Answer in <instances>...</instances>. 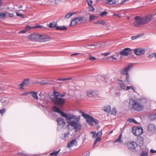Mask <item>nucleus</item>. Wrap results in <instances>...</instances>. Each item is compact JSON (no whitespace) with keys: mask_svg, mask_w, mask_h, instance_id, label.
<instances>
[{"mask_svg":"<svg viewBox=\"0 0 156 156\" xmlns=\"http://www.w3.org/2000/svg\"><path fill=\"white\" fill-rule=\"evenodd\" d=\"M66 119L67 122L69 123L67 126V128L69 130L70 126L73 127L76 132H78L80 130L81 125L79 122L80 117H78L72 114H69Z\"/></svg>","mask_w":156,"mask_h":156,"instance_id":"obj_1","label":"nucleus"},{"mask_svg":"<svg viewBox=\"0 0 156 156\" xmlns=\"http://www.w3.org/2000/svg\"><path fill=\"white\" fill-rule=\"evenodd\" d=\"M129 103V105H131V109L140 112L143 109V105L140 101L131 99Z\"/></svg>","mask_w":156,"mask_h":156,"instance_id":"obj_2","label":"nucleus"},{"mask_svg":"<svg viewBox=\"0 0 156 156\" xmlns=\"http://www.w3.org/2000/svg\"><path fill=\"white\" fill-rule=\"evenodd\" d=\"M133 66V65L132 64H130L126 68L122 69L121 71V73L122 75L126 76V79L128 82L129 81V76L128 72L129 69L132 68Z\"/></svg>","mask_w":156,"mask_h":156,"instance_id":"obj_3","label":"nucleus"},{"mask_svg":"<svg viewBox=\"0 0 156 156\" xmlns=\"http://www.w3.org/2000/svg\"><path fill=\"white\" fill-rule=\"evenodd\" d=\"M53 102L56 105L59 106H62L65 102V99L59 97L51 98Z\"/></svg>","mask_w":156,"mask_h":156,"instance_id":"obj_4","label":"nucleus"},{"mask_svg":"<svg viewBox=\"0 0 156 156\" xmlns=\"http://www.w3.org/2000/svg\"><path fill=\"white\" fill-rule=\"evenodd\" d=\"M39 37V34L36 33L31 34L27 36V38L29 40L35 42H38Z\"/></svg>","mask_w":156,"mask_h":156,"instance_id":"obj_5","label":"nucleus"},{"mask_svg":"<svg viewBox=\"0 0 156 156\" xmlns=\"http://www.w3.org/2000/svg\"><path fill=\"white\" fill-rule=\"evenodd\" d=\"M132 132L135 136H139L143 133V129L141 127H134L133 128Z\"/></svg>","mask_w":156,"mask_h":156,"instance_id":"obj_6","label":"nucleus"},{"mask_svg":"<svg viewBox=\"0 0 156 156\" xmlns=\"http://www.w3.org/2000/svg\"><path fill=\"white\" fill-rule=\"evenodd\" d=\"M80 112L81 113L82 116L87 119V122L90 125H93L92 120H93L92 117L87 114L83 112L80 111Z\"/></svg>","mask_w":156,"mask_h":156,"instance_id":"obj_7","label":"nucleus"},{"mask_svg":"<svg viewBox=\"0 0 156 156\" xmlns=\"http://www.w3.org/2000/svg\"><path fill=\"white\" fill-rule=\"evenodd\" d=\"M39 36L38 42H46L51 39V37L47 35L39 34Z\"/></svg>","mask_w":156,"mask_h":156,"instance_id":"obj_8","label":"nucleus"},{"mask_svg":"<svg viewBox=\"0 0 156 156\" xmlns=\"http://www.w3.org/2000/svg\"><path fill=\"white\" fill-rule=\"evenodd\" d=\"M52 110L53 112H57L60 113L62 116L66 119L67 117L69 114H66L64 112L61 111L58 108H57L55 106H54L52 107Z\"/></svg>","mask_w":156,"mask_h":156,"instance_id":"obj_9","label":"nucleus"},{"mask_svg":"<svg viewBox=\"0 0 156 156\" xmlns=\"http://www.w3.org/2000/svg\"><path fill=\"white\" fill-rule=\"evenodd\" d=\"M135 21L133 23V24L136 27H140V25H143L141 21V17L137 16L134 17Z\"/></svg>","mask_w":156,"mask_h":156,"instance_id":"obj_10","label":"nucleus"},{"mask_svg":"<svg viewBox=\"0 0 156 156\" xmlns=\"http://www.w3.org/2000/svg\"><path fill=\"white\" fill-rule=\"evenodd\" d=\"M141 21L143 25L148 23L150 22L152 19V16L151 15L146 16L143 17H141Z\"/></svg>","mask_w":156,"mask_h":156,"instance_id":"obj_11","label":"nucleus"},{"mask_svg":"<svg viewBox=\"0 0 156 156\" xmlns=\"http://www.w3.org/2000/svg\"><path fill=\"white\" fill-rule=\"evenodd\" d=\"M127 146L128 148L132 149H135L137 146L136 143L134 141L128 142L127 144Z\"/></svg>","mask_w":156,"mask_h":156,"instance_id":"obj_12","label":"nucleus"},{"mask_svg":"<svg viewBox=\"0 0 156 156\" xmlns=\"http://www.w3.org/2000/svg\"><path fill=\"white\" fill-rule=\"evenodd\" d=\"M77 143L76 139H73L69 142L67 144L68 147L70 148L74 146H76Z\"/></svg>","mask_w":156,"mask_h":156,"instance_id":"obj_13","label":"nucleus"},{"mask_svg":"<svg viewBox=\"0 0 156 156\" xmlns=\"http://www.w3.org/2000/svg\"><path fill=\"white\" fill-rule=\"evenodd\" d=\"M131 49L129 48H126L123 49V50L120 52L121 55L126 56H127L129 55V53L127 51H130Z\"/></svg>","mask_w":156,"mask_h":156,"instance_id":"obj_14","label":"nucleus"},{"mask_svg":"<svg viewBox=\"0 0 156 156\" xmlns=\"http://www.w3.org/2000/svg\"><path fill=\"white\" fill-rule=\"evenodd\" d=\"M134 52L135 54L137 55H140L144 53L145 51L143 49L138 48L134 50Z\"/></svg>","mask_w":156,"mask_h":156,"instance_id":"obj_15","label":"nucleus"},{"mask_svg":"<svg viewBox=\"0 0 156 156\" xmlns=\"http://www.w3.org/2000/svg\"><path fill=\"white\" fill-rule=\"evenodd\" d=\"M29 80L28 79H25L22 82L19 84V86L20 89H23V86L29 84Z\"/></svg>","mask_w":156,"mask_h":156,"instance_id":"obj_16","label":"nucleus"},{"mask_svg":"<svg viewBox=\"0 0 156 156\" xmlns=\"http://www.w3.org/2000/svg\"><path fill=\"white\" fill-rule=\"evenodd\" d=\"M148 130L151 132L154 133L155 131L156 128L154 124H150L148 125Z\"/></svg>","mask_w":156,"mask_h":156,"instance_id":"obj_17","label":"nucleus"},{"mask_svg":"<svg viewBox=\"0 0 156 156\" xmlns=\"http://www.w3.org/2000/svg\"><path fill=\"white\" fill-rule=\"evenodd\" d=\"M75 18L78 24H80L83 23V21L84 20H85V17H79Z\"/></svg>","mask_w":156,"mask_h":156,"instance_id":"obj_18","label":"nucleus"},{"mask_svg":"<svg viewBox=\"0 0 156 156\" xmlns=\"http://www.w3.org/2000/svg\"><path fill=\"white\" fill-rule=\"evenodd\" d=\"M57 121L59 125L64 126L66 124L64 119L62 118H59L57 119Z\"/></svg>","mask_w":156,"mask_h":156,"instance_id":"obj_19","label":"nucleus"},{"mask_svg":"<svg viewBox=\"0 0 156 156\" xmlns=\"http://www.w3.org/2000/svg\"><path fill=\"white\" fill-rule=\"evenodd\" d=\"M28 93L31 94L32 96L35 99L37 100L38 98L37 96V93L36 92L32 91L29 92Z\"/></svg>","mask_w":156,"mask_h":156,"instance_id":"obj_20","label":"nucleus"},{"mask_svg":"<svg viewBox=\"0 0 156 156\" xmlns=\"http://www.w3.org/2000/svg\"><path fill=\"white\" fill-rule=\"evenodd\" d=\"M31 27L27 26H26L25 29L22 30L20 31L19 33V34H24L26 33L27 31L31 29Z\"/></svg>","mask_w":156,"mask_h":156,"instance_id":"obj_21","label":"nucleus"},{"mask_svg":"<svg viewBox=\"0 0 156 156\" xmlns=\"http://www.w3.org/2000/svg\"><path fill=\"white\" fill-rule=\"evenodd\" d=\"M56 29L58 30H67V28L66 26H57L56 27Z\"/></svg>","mask_w":156,"mask_h":156,"instance_id":"obj_22","label":"nucleus"},{"mask_svg":"<svg viewBox=\"0 0 156 156\" xmlns=\"http://www.w3.org/2000/svg\"><path fill=\"white\" fill-rule=\"evenodd\" d=\"M103 110L105 112H108L111 111V107L110 105H106L102 108Z\"/></svg>","mask_w":156,"mask_h":156,"instance_id":"obj_23","label":"nucleus"},{"mask_svg":"<svg viewBox=\"0 0 156 156\" xmlns=\"http://www.w3.org/2000/svg\"><path fill=\"white\" fill-rule=\"evenodd\" d=\"M116 2L115 0H108L107 1L106 3L110 5H113L115 4Z\"/></svg>","mask_w":156,"mask_h":156,"instance_id":"obj_24","label":"nucleus"},{"mask_svg":"<svg viewBox=\"0 0 156 156\" xmlns=\"http://www.w3.org/2000/svg\"><path fill=\"white\" fill-rule=\"evenodd\" d=\"M129 0H117L116 3L117 4H121L124 3L126 2L129 1Z\"/></svg>","mask_w":156,"mask_h":156,"instance_id":"obj_25","label":"nucleus"},{"mask_svg":"<svg viewBox=\"0 0 156 156\" xmlns=\"http://www.w3.org/2000/svg\"><path fill=\"white\" fill-rule=\"evenodd\" d=\"M78 24L75 18L72 20L71 22L70 26H74Z\"/></svg>","mask_w":156,"mask_h":156,"instance_id":"obj_26","label":"nucleus"},{"mask_svg":"<svg viewBox=\"0 0 156 156\" xmlns=\"http://www.w3.org/2000/svg\"><path fill=\"white\" fill-rule=\"evenodd\" d=\"M56 23L55 22L53 21L51 23L49 24V27L51 28H54L56 27Z\"/></svg>","mask_w":156,"mask_h":156,"instance_id":"obj_27","label":"nucleus"},{"mask_svg":"<svg viewBox=\"0 0 156 156\" xmlns=\"http://www.w3.org/2000/svg\"><path fill=\"white\" fill-rule=\"evenodd\" d=\"M87 95L89 97H92L93 95H94V94L95 93L93 91H87Z\"/></svg>","mask_w":156,"mask_h":156,"instance_id":"obj_28","label":"nucleus"},{"mask_svg":"<svg viewBox=\"0 0 156 156\" xmlns=\"http://www.w3.org/2000/svg\"><path fill=\"white\" fill-rule=\"evenodd\" d=\"M75 13L74 12L73 13H70L69 12L67 13L65 16V18L66 19H69L70 17L72 16L75 14Z\"/></svg>","mask_w":156,"mask_h":156,"instance_id":"obj_29","label":"nucleus"},{"mask_svg":"<svg viewBox=\"0 0 156 156\" xmlns=\"http://www.w3.org/2000/svg\"><path fill=\"white\" fill-rule=\"evenodd\" d=\"M143 35V34H138L137 36H133L131 37V39L132 40H135L139 37H140Z\"/></svg>","mask_w":156,"mask_h":156,"instance_id":"obj_30","label":"nucleus"},{"mask_svg":"<svg viewBox=\"0 0 156 156\" xmlns=\"http://www.w3.org/2000/svg\"><path fill=\"white\" fill-rule=\"evenodd\" d=\"M60 149L58 151L55 152V151H53L50 154V155L52 156H57L59 152Z\"/></svg>","mask_w":156,"mask_h":156,"instance_id":"obj_31","label":"nucleus"},{"mask_svg":"<svg viewBox=\"0 0 156 156\" xmlns=\"http://www.w3.org/2000/svg\"><path fill=\"white\" fill-rule=\"evenodd\" d=\"M6 16V14L5 12L0 13V18L5 19Z\"/></svg>","mask_w":156,"mask_h":156,"instance_id":"obj_32","label":"nucleus"},{"mask_svg":"<svg viewBox=\"0 0 156 156\" xmlns=\"http://www.w3.org/2000/svg\"><path fill=\"white\" fill-rule=\"evenodd\" d=\"M97 18V17L96 16L94 15L90 16L89 18V20L90 21L94 20L96 19Z\"/></svg>","mask_w":156,"mask_h":156,"instance_id":"obj_33","label":"nucleus"},{"mask_svg":"<svg viewBox=\"0 0 156 156\" xmlns=\"http://www.w3.org/2000/svg\"><path fill=\"white\" fill-rule=\"evenodd\" d=\"M72 78H59L57 80L59 81H65L68 80H70L72 79Z\"/></svg>","mask_w":156,"mask_h":156,"instance_id":"obj_34","label":"nucleus"},{"mask_svg":"<svg viewBox=\"0 0 156 156\" xmlns=\"http://www.w3.org/2000/svg\"><path fill=\"white\" fill-rule=\"evenodd\" d=\"M122 136V134H120V135H119V136L118 139H117L115 140V142H121V138Z\"/></svg>","mask_w":156,"mask_h":156,"instance_id":"obj_35","label":"nucleus"},{"mask_svg":"<svg viewBox=\"0 0 156 156\" xmlns=\"http://www.w3.org/2000/svg\"><path fill=\"white\" fill-rule=\"evenodd\" d=\"M140 141V145H142L143 143V139L142 138H140L138 139L137 142L139 143Z\"/></svg>","mask_w":156,"mask_h":156,"instance_id":"obj_36","label":"nucleus"},{"mask_svg":"<svg viewBox=\"0 0 156 156\" xmlns=\"http://www.w3.org/2000/svg\"><path fill=\"white\" fill-rule=\"evenodd\" d=\"M125 84H119V86L121 89L125 90L126 86Z\"/></svg>","mask_w":156,"mask_h":156,"instance_id":"obj_37","label":"nucleus"},{"mask_svg":"<svg viewBox=\"0 0 156 156\" xmlns=\"http://www.w3.org/2000/svg\"><path fill=\"white\" fill-rule=\"evenodd\" d=\"M151 120H154L156 119V114H154L151 115L150 116Z\"/></svg>","mask_w":156,"mask_h":156,"instance_id":"obj_38","label":"nucleus"},{"mask_svg":"<svg viewBox=\"0 0 156 156\" xmlns=\"http://www.w3.org/2000/svg\"><path fill=\"white\" fill-rule=\"evenodd\" d=\"M130 89H132L133 91V92H135V89L132 86H126L125 90H128Z\"/></svg>","mask_w":156,"mask_h":156,"instance_id":"obj_39","label":"nucleus"},{"mask_svg":"<svg viewBox=\"0 0 156 156\" xmlns=\"http://www.w3.org/2000/svg\"><path fill=\"white\" fill-rule=\"evenodd\" d=\"M55 97L54 98L59 97L60 94L58 92H54V93Z\"/></svg>","mask_w":156,"mask_h":156,"instance_id":"obj_40","label":"nucleus"},{"mask_svg":"<svg viewBox=\"0 0 156 156\" xmlns=\"http://www.w3.org/2000/svg\"><path fill=\"white\" fill-rule=\"evenodd\" d=\"M90 133L92 134V137L94 138H95L97 136V133L94 132H90Z\"/></svg>","mask_w":156,"mask_h":156,"instance_id":"obj_41","label":"nucleus"},{"mask_svg":"<svg viewBox=\"0 0 156 156\" xmlns=\"http://www.w3.org/2000/svg\"><path fill=\"white\" fill-rule=\"evenodd\" d=\"M141 156H148V153L147 152H145L143 151L140 154Z\"/></svg>","mask_w":156,"mask_h":156,"instance_id":"obj_42","label":"nucleus"},{"mask_svg":"<svg viewBox=\"0 0 156 156\" xmlns=\"http://www.w3.org/2000/svg\"><path fill=\"white\" fill-rule=\"evenodd\" d=\"M108 14V12L106 11L101 12L100 14V15L102 16H106Z\"/></svg>","mask_w":156,"mask_h":156,"instance_id":"obj_43","label":"nucleus"},{"mask_svg":"<svg viewBox=\"0 0 156 156\" xmlns=\"http://www.w3.org/2000/svg\"><path fill=\"white\" fill-rule=\"evenodd\" d=\"M111 114L114 115H115L116 114V109L115 108H113L111 111Z\"/></svg>","mask_w":156,"mask_h":156,"instance_id":"obj_44","label":"nucleus"},{"mask_svg":"<svg viewBox=\"0 0 156 156\" xmlns=\"http://www.w3.org/2000/svg\"><path fill=\"white\" fill-rule=\"evenodd\" d=\"M43 27V26H40V25H38L36 26L33 27H31V29H35L37 28H42Z\"/></svg>","mask_w":156,"mask_h":156,"instance_id":"obj_45","label":"nucleus"},{"mask_svg":"<svg viewBox=\"0 0 156 156\" xmlns=\"http://www.w3.org/2000/svg\"><path fill=\"white\" fill-rule=\"evenodd\" d=\"M16 13L17 16H20L22 18H24V16L22 14L19 13L18 12H16Z\"/></svg>","mask_w":156,"mask_h":156,"instance_id":"obj_46","label":"nucleus"},{"mask_svg":"<svg viewBox=\"0 0 156 156\" xmlns=\"http://www.w3.org/2000/svg\"><path fill=\"white\" fill-rule=\"evenodd\" d=\"M6 110L5 108H3L2 110H0V113L2 115L5 112Z\"/></svg>","mask_w":156,"mask_h":156,"instance_id":"obj_47","label":"nucleus"},{"mask_svg":"<svg viewBox=\"0 0 156 156\" xmlns=\"http://www.w3.org/2000/svg\"><path fill=\"white\" fill-rule=\"evenodd\" d=\"M129 121L130 122H132L134 123H136V121L133 118L129 119Z\"/></svg>","mask_w":156,"mask_h":156,"instance_id":"obj_48","label":"nucleus"},{"mask_svg":"<svg viewBox=\"0 0 156 156\" xmlns=\"http://www.w3.org/2000/svg\"><path fill=\"white\" fill-rule=\"evenodd\" d=\"M88 5L89 6L92 5V1L91 0H88L87 1Z\"/></svg>","mask_w":156,"mask_h":156,"instance_id":"obj_49","label":"nucleus"},{"mask_svg":"<svg viewBox=\"0 0 156 156\" xmlns=\"http://www.w3.org/2000/svg\"><path fill=\"white\" fill-rule=\"evenodd\" d=\"M94 10V9L92 5L90 6V7H89V10L90 11H93Z\"/></svg>","mask_w":156,"mask_h":156,"instance_id":"obj_50","label":"nucleus"},{"mask_svg":"<svg viewBox=\"0 0 156 156\" xmlns=\"http://www.w3.org/2000/svg\"><path fill=\"white\" fill-rule=\"evenodd\" d=\"M89 59L90 60L94 61L96 59V58L94 57L90 56V57Z\"/></svg>","mask_w":156,"mask_h":156,"instance_id":"obj_51","label":"nucleus"},{"mask_svg":"<svg viewBox=\"0 0 156 156\" xmlns=\"http://www.w3.org/2000/svg\"><path fill=\"white\" fill-rule=\"evenodd\" d=\"M99 24L101 25H104L105 24V22L103 20H99Z\"/></svg>","mask_w":156,"mask_h":156,"instance_id":"obj_52","label":"nucleus"},{"mask_svg":"<svg viewBox=\"0 0 156 156\" xmlns=\"http://www.w3.org/2000/svg\"><path fill=\"white\" fill-rule=\"evenodd\" d=\"M94 122L95 124H98V121L97 119H94L93 118V120H92V122Z\"/></svg>","mask_w":156,"mask_h":156,"instance_id":"obj_53","label":"nucleus"},{"mask_svg":"<svg viewBox=\"0 0 156 156\" xmlns=\"http://www.w3.org/2000/svg\"><path fill=\"white\" fill-rule=\"evenodd\" d=\"M111 52L106 53H102L101 54L104 56H106L108 55H110Z\"/></svg>","mask_w":156,"mask_h":156,"instance_id":"obj_54","label":"nucleus"},{"mask_svg":"<svg viewBox=\"0 0 156 156\" xmlns=\"http://www.w3.org/2000/svg\"><path fill=\"white\" fill-rule=\"evenodd\" d=\"M97 136H101L102 135V132H101V131H100L99 132H98V133H97Z\"/></svg>","mask_w":156,"mask_h":156,"instance_id":"obj_55","label":"nucleus"},{"mask_svg":"<svg viewBox=\"0 0 156 156\" xmlns=\"http://www.w3.org/2000/svg\"><path fill=\"white\" fill-rule=\"evenodd\" d=\"M69 133H66L64 134V137L65 138V139H66V137H68V136L69 135Z\"/></svg>","mask_w":156,"mask_h":156,"instance_id":"obj_56","label":"nucleus"},{"mask_svg":"<svg viewBox=\"0 0 156 156\" xmlns=\"http://www.w3.org/2000/svg\"><path fill=\"white\" fill-rule=\"evenodd\" d=\"M97 142L100 141L101 140V139L100 137H97L95 140Z\"/></svg>","mask_w":156,"mask_h":156,"instance_id":"obj_57","label":"nucleus"},{"mask_svg":"<svg viewBox=\"0 0 156 156\" xmlns=\"http://www.w3.org/2000/svg\"><path fill=\"white\" fill-rule=\"evenodd\" d=\"M110 57L113 58L114 60H116L117 59V58L115 57V55H112Z\"/></svg>","mask_w":156,"mask_h":156,"instance_id":"obj_58","label":"nucleus"},{"mask_svg":"<svg viewBox=\"0 0 156 156\" xmlns=\"http://www.w3.org/2000/svg\"><path fill=\"white\" fill-rule=\"evenodd\" d=\"M150 152L153 153H156V151H154L152 149H151L150 150Z\"/></svg>","mask_w":156,"mask_h":156,"instance_id":"obj_59","label":"nucleus"},{"mask_svg":"<svg viewBox=\"0 0 156 156\" xmlns=\"http://www.w3.org/2000/svg\"><path fill=\"white\" fill-rule=\"evenodd\" d=\"M9 15L10 17H12L14 16V14L13 13H9Z\"/></svg>","mask_w":156,"mask_h":156,"instance_id":"obj_60","label":"nucleus"},{"mask_svg":"<svg viewBox=\"0 0 156 156\" xmlns=\"http://www.w3.org/2000/svg\"><path fill=\"white\" fill-rule=\"evenodd\" d=\"M154 55L153 54L149 55H148V57L149 58H151L152 57H153Z\"/></svg>","mask_w":156,"mask_h":156,"instance_id":"obj_61","label":"nucleus"},{"mask_svg":"<svg viewBox=\"0 0 156 156\" xmlns=\"http://www.w3.org/2000/svg\"><path fill=\"white\" fill-rule=\"evenodd\" d=\"M113 15L115 16H118L119 17H120V15L119 14H114Z\"/></svg>","mask_w":156,"mask_h":156,"instance_id":"obj_62","label":"nucleus"},{"mask_svg":"<svg viewBox=\"0 0 156 156\" xmlns=\"http://www.w3.org/2000/svg\"><path fill=\"white\" fill-rule=\"evenodd\" d=\"M99 20L97 21L96 22H95L94 23L95 24H99Z\"/></svg>","mask_w":156,"mask_h":156,"instance_id":"obj_63","label":"nucleus"},{"mask_svg":"<svg viewBox=\"0 0 156 156\" xmlns=\"http://www.w3.org/2000/svg\"><path fill=\"white\" fill-rule=\"evenodd\" d=\"M78 54H79V53H75L71 54V56H73L75 55H78Z\"/></svg>","mask_w":156,"mask_h":156,"instance_id":"obj_64","label":"nucleus"}]
</instances>
